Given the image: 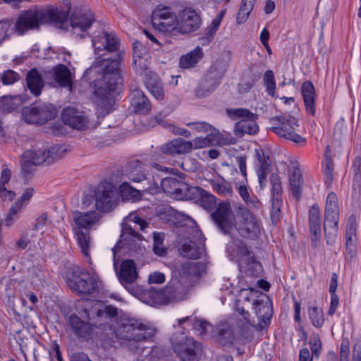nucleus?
I'll list each match as a JSON object with an SVG mask.
<instances>
[{
    "label": "nucleus",
    "instance_id": "obj_1",
    "mask_svg": "<svg viewBox=\"0 0 361 361\" xmlns=\"http://www.w3.org/2000/svg\"><path fill=\"white\" fill-rule=\"evenodd\" d=\"M95 54L99 57L95 64L87 69L85 74L94 71L99 73V77L94 80V94L101 99L102 104L106 106L112 99V92L123 82L121 75V61L122 53H117L116 58L110 59L107 58L98 61L102 51L114 52L118 49L119 40L114 32L103 31L93 37L92 40Z\"/></svg>",
    "mask_w": 361,
    "mask_h": 361
},
{
    "label": "nucleus",
    "instance_id": "obj_2",
    "mask_svg": "<svg viewBox=\"0 0 361 361\" xmlns=\"http://www.w3.org/2000/svg\"><path fill=\"white\" fill-rule=\"evenodd\" d=\"M96 314L94 326L104 331H111V334H114L118 338L136 343L134 348H130L135 353H137L141 348L142 353L149 355L150 359L157 354V347L141 346L140 343L154 335L155 330L152 327L144 324L138 319L128 318L121 321L118 326L113 330L114 323L117 317L116 308L106 306L98 310Z\"/></svg>",
    "mask_w": 361,
    "mask_h": 361
},
{
    "label": "nucleus",
    "instance_id": "obj_3",
    "mask_svg": "<svg viewBox=\"0 0 361 361\" xmlns=\"http://www.w3.org/2000/svg\"><path fill=\"white\" fill-rule=\"evenodd\" d=\"M66 18L67 14L57 8H32L20 13L13 29L18 35H23L29 30H39L44 23H63Z\"/></svg>",
    "mask_w": 361,
    "mask_h": 361
},
{
    "label": "nucleus",
    "instance_id": "obj_4",
    "mask_svg": "<svg viewBox=\"0 0 361 361\" xmlns=\"http://www.w3.org/2000/svg\"><path fill=\"white\" fill-rule=\"evenodd\" d=\"M101 218L102 215L96 211L87 212L75 211L73 212V219L75 224L73 231L77 243L81 252L87 258L89 263H91V260L89 252L90 233L88 231L97 225Z\"/></svg>",
    "mask_w": 361,
    "mask_h": 361
},
{
    "label": "nucleus",
    "instance_id": "obj_5",
    "mask_svg": "<svg viewBox=\"0 0 361 361\" xmlns=\"http://www.w3.org/2000/svg\"><path fill=\"white\" fill-rule=\"evenodd\" d=\"M121 234V240L112 249L115 255L116 250L123 247L130 252H135L140 247V241H142L143 236L135 231L136 226H139L141 231H145L149 226V223L140 217L136 213L130 214L124 220Z\"/></svg>",
    "mask_w": 361,
    "mask_h": 361
},
{
    "label": "nucleus",
    "instance_id": "obj_6",
    "mask_svg": "<svg viewBox=\"0 0 361 361\" xmlns=\"http://www.w3.org/2000/svg\"><path fill=\"white\" fill-rule=\"evenodd\" d=\"M66 283L73 292L80 295H92L99 288L98 276L91 275L78 267H73L67 272Z\"/></svg>",
    "mask_w": 361,
    "mask_h": 361
},
{
    "label": "nucleus",
    "instance_id": "obj_7",
    "mask_svg": "<svg viewBox=\"0 0 361 361\" xmlns=\"http://www.w3.org/2000/svg\"><path fill=\"white\" fill-rule=\"evenodd\" d=\"M66 151L64 146H54L47 149H28L21 156L22 172L27 177L32 172V166L44 162L50 164L55 158Z\"/></svg>",
    "mask_w": 361,
    "mask_h": 361
},
{
    "label": "nucleus",
    "instance_id": "obj_8",
    "mask_svg": "<svg viewBox=\"0 0 361 361\" xmlns=\"http://www.w3.org/2000/svg\"><path fill=\"white\" fill-rule=\"evenodd\" d=\"M233 227L240 235L252 240L258 238L261 231V224L259 220L244 207H238Z\"/></svg>",
    "mask_w": 361,
    "mask_h": 361
},
{
    "label": "nucleus",
    "instance_id": "obj_9",
    "mask_svg": "<svg viewBox=\"0 0 361 361\" xmlns=\"http://www.w3.org/2000/svg\"><path fill=\"white\" fill-rule=\"evenodd\" d=\"M147 166L141 161L135 159L128 162L125 166V173L130 180L134 183L145 181L143 190L152 191L159 188V178L153 176L152 180L148 177Z\"/></svg>",
    "mask_w": 361,
    "mask_h": 361
},
{
    "label": "nucleus",
    "instance_id": "obj_10",
    "mask_svg": "<svg viewBox=\"0 0 361 361\" xmlns=\"http://www.w3.org/2000/svg\"><path fill=\"white\" fill-rule=\"evenodd\" d=\"M274 120L278 121V123L270 130L275 134L291 140L300 146H304L306 144V139L295 132V127L298 126V121L295 117L284 114L274 118Z\"/></svg>",
    "mask_w": 361,
    "mask_h": 361
},
{
    "label": "nucleus",
    "instance_id": "obj_11",
    "mask_svg": "<svg viewBox=\"0 0 361 361\" xmlns=\"http://www.w3.org/2000/svg\"><path fill=\"white\" fill-rule=\"evenodd\" d=\"M226 111L232 118H242L234 126V133L236 136L242 137L245 134L255 135L258 133L257 115L246 109H227Z\"/></svg>",
    "mask_w": 361,
    "mask_h": 361
},
{
    "label": "nucleus",
    "instance_id": "obj_12",
    "mask_svg": "<svg viewBox=\"0 0 361 361\" xmlns=\"http://www.w3.org/2000/svg\"><path fill=\"white\" fill-rule=\"evenodd\" d=\"M226 71V64L216 61L204 76L200 85L195 90L197 97H205L214 91Z\"/></svg>",
    "mask_w": 361,
    "mask_h": 361
},
{
    "label": "nucleus",
    "instance_id": "obj_13",
    "mask_svg": "<svg viewBox=\"0 0 361 361\" xmlns=\"http://www.w3.org/2000/svg\"><path fill=\"white\" fill-rule=\"evenodd\" d=\"M118 203V191L114 185L106 182L98 185L95 192L96 208L102 212L114 209Z\"/></svg>",
    "mask_w": 361,
    "mask_h": 361
},
{
    "label": "nucleus",
    "instance_id": "obj_14",
    "mask_svg": "<svg viewBox=\"0 0 361 361\" xmlns=\"http://www.w3.org/2000/svg\"><path fill=\"white\" fill-rule=\"evenodd\" d=\"M22 114L28 123L44 124L55 118L56 110L51 104H38L23 108Z\"/></svg>",
    "mask_w": 361,
    "mask_h": 361
},
{
    "label": "nucleus",
    "instance_id": "obj_15",
    "mask_svg": "<svg viewBox=\"0 0 361 361\" xmlns=\"http://www.w3.org/2000/svg\"><path fill=\"white\" fill-rule=\"evenodd\" d=\"M144 296L148 297V300L145 302L152 305H166L183 299L182 294L179 292L178 288L173 286H167L159 290L151 288L145 293Z\"/></svg>",
    "mask_w": 361,
    "mask_h": 361
},
{
    "label": "nucleus",
    "instance_id": "obj_16",
    "mask_svg": "<svg viewBox=\"0 0 361 361\" xmlns=\"http://www.w3.org/2000/svg\"><path fill=\"white\" fill-rule=\"evenodd\" d=\"M211 217L221 232L224 235H231L233 229L235 218H233L229 202L219 203L215 211L211 214Z\"/></svg>",
    "mask_w": 361,
    "mask_h": 361
},
{
    "label": "nucleus",
    "instance_id": "obj_17",
    "mask_svg": "<svg viewBox=\"0 0 361 361\" xmlns=\"http://www.w3.org/2000/svg\"><path fill=\"white\" fill-rule=\"evenodd\" d=\"M177 24L178 32L186 34L197 30L200 26L201 20L194 9L187 8L179 13Z\"/></svg>",
    "mask_w": 361,
    "mask_h": 361
},
{
    "label": "nucleus",
    "instance_id": "obj_18",
    "mask_svg": "<svg viewBox=\"0 0 361 361\" xmlns=\"http://www.w3.org/2000/svg\"><path fill=\"white\" fill-rule=\"evenodd\" d=\"M255 314L259 319L257 326L262 329L267 326L272 317V305L270 299L267 295H259L252 302Z\"/></svg>",
    "mask_w": 361,
    "mask_h": 361
},
{
    "label": "nucleus",
    "instance_id": "obj_19",
    "mask_svg": "<svg viewBox=\"0 0 361 361\" xmlns=\"http://www.w3.org/2000/svg\"><path fill=\"white\" fill-rule=\"evenodd\" d=\"M70 21L74 30L85 32L96 21V18L90 9L77 8L71 13Z\"/></svg>",
    "mask_w": 361,
    "mask_h": 361
},
{
    "label": "nucleus",
    "instance_id": "obj_20",
    "mask_svg": "<svg viewBox=\"0 0 361 361\" xmlns=\"http://www.w3.org/2000/svg\"><path fill=\"white\" fill-rule=\"evenodd\" d=\"M192 230L195 232L193 238L199 241V243L193 240L186 242L179 248V252L185 257L198 259L204 253V245L202 244V233L196 226H194Z\"/></svg>",
    "mask_w": 361,
    "mask_h": 361
},
{
    "label": "nucleus",
    "instance_id": "obj_21",
    "mask_svg": "<svg viewBox=\"0 0 361 361\" xmlns=\"http://www.w3.org/2000/svg\"><path fill=\"white\" fill-rule=\"evenodd\" d=\"M308 222L312 245L314 247H317L319 245L322 235V217L320 209L316 204L309 209Z\"/></svg>",
    "mask_w": 361,
    "mask_h": 361
},
{
    "label": "nucleus",
    "instance_id": "obj_22",
    "mask_svg": "<svg viewBox=\"0 0 361 361\" xmlns=\"http://www.w3.org/2000/svg\"><path fill=\"white\" fill-rule=\"evenodd\" d=\"M63 122L73 129L84 130L87 126V119L82 111L73 107H67L61 114Z\"/></svg>",
    "mask_w": 361,
    "mask_h": 361
},
{
    "label": "nucleus",
    "instance_id": "obj_23",
    "mask_svg": "<svg viewBox=\"0 0 361 361\" xmlns=\"http://www.w3.org/2000/svg\"><path fill=\"white\" fill-rule=\"evenodd\" d=\"M72 333L79 339H90L93 334L92 325L82 320L77 314H71L68 321Z\"/></svg>",
    "mask_w": 361,
    "mask_h": 361
},
{
    "label": "nucleus",
    "instance_id": "obj_24",
    "mask_svg": "<svg viewBox=\"0 0 361 361\" xmlns=\"http://www.w3.org/2000/svg\"><path fill=\"white\" fill-rule=\"evenodd\" d=\"M161 187L166 194L174 195L175 197L180 199L183 191L187 188V183L183 180V177L179 176L176 177H166L161 180Z\"/></svg>",
    "mask_w": 361,
    "mask_h": 361
},
{
    "label": "nucleus",
    "instance_id": "obj_25",
    "mask_svg": "<svg viewBox=\"0 0 361 361\" xmlns=\"http://www.w3.org/2000/svg\"><path fill=\"white\" fill-rule=\"evenodd\" d=\"M130 104L135 113L147 114L152 109V104L145 94L138 88L130 90Z\"/></svg>",
    "mask_w": 361,
    "mask_h": 361
},
{
    "label": "nucleus",
    "instance_id": "obj_26",
    "mask_svg": "<svg viewBox=\"0 0 361 361\" xmlns=\"http://www.w3.org/2000/svg\"><path fill=\"white\" fill-rule=\"evenodd\" d=\"M120 283L128 288V286L132 284L137 278V272L134 262L131 259L124 260L118 274Z\"/></svg>",
    "mask_w": 361,
    "mask_h": 361
},
{
    "label": "nucleus",
    "instance_id": "obj_27",
    "mask_svg": "<svg viewBox=\"0 0 361 361\" xmlns=\"http://www.w3.org/2000/svg\"><path fill=\"white\" fill-rule=\"evenodd\" d=\"M145 85L150 94L158 101H162L165 97L164 84L155 73L146 74Z\"/></svg>",
    "mask_w": 361,
    "mask_h": 361
},
{
    "label": "nucleus",
    "instance_id": "obj_28",
    "mask_svg": "<svg viewBox=\"0 0 361 361\" xmlns=\"http://www.w3.org/2000/svg\"><path fill=\"white\" fill-rule=\"evenodd\" d=\"M178 350L183 361H198L199 344L192 338H186L185 341L179 345Z\"/></svg>",
    "mask_w": 361,
    "mask_h": 361
},
{
    "label": "nucleus",
    "instance_id": "obj_29",
    "mask_svg": "<svg viewBox=\"0 0 361 361\" xmlns=\"http://www.w3.org/2000/svg\"><path fill=\"white\" fill-rule=\"evenodd\" d=\"M161 151L168 155L188 154L190 152V144L189 141L182 138H176L162 145Z\"/></svg>",
    "mask_w": 361,
    "mask_h": 361
},
{
    "label": "nucleus",
    "instance_id": "obj_30",
    "mask_svg": "<svg viewBox=\"0 0 361 361\" xmlns=\"http://www.w3.org/2000/svg\"><path fill=\"white\" fill-rule=\"evenodd\" d=\"M52 76L55 83L61 87H68L72 90L73 82L71 71L65 65L59 64L52 70Z\"/></svg>",
    "mask_w": 361,
    "mask_h": 361
},
{
    "label": "nucleus",
    "instance_id": "obj_31",
    "mask_svg": "<svg viewBox=\"0 0 361 361\" xmlns=\"http://www.w3.org/2000/svg\"><path fill=\"white\" fill-rule=\"evenodd\" d=\"M302 94L307 112L312 116H314L316 113V93L314 85L311 81L307 80L302 83Z\"/></svg>",
    "mask_w": 361,
    "mask_h": 361
},
{
    "label": "nucleus",
    "instance_id": "obj_32",
    "mask_svg": "<svg viewBox=\"0 0 361 361\" xmlns=\"http://www.w3.org/2000/svg\"><path fill=\"white\" fill-rule=\"evenodd\" d=\"M26 85L30 92L37 97L44 86L41 74L36 68L31 69L26 75Z\"/></svg>",
    "mask_w": 361,
    "mask_h": 361
},
{
    "label": "nucleus",
    "instance_id": "obj_33",
    "mask_svg": "<svg viewBox=\"0 0 361 361\" xmlns=\"http://www.w3.org/2000/svg\"><path fill=\"white\" fill-rule=\"evenodd\" d=\"M256 157L258 160L257 173L260 187L262 188L263 183L266 180L267 175L269 171V156L267 155L264 150L259 149H256Z\"/></svg>",
    "mask_w": 361,
    "mask_h": 361
},
{
    "label": "nucleus",
    "instance_id": "obj_34",
    "mask_svg": "<svg viewBox=\"0 0 361 361\" xmlns=\"http://www.w3.org/2000/svg\"><path fill=\"white\" fill-rule=\"evenodd\" d=\"M325 220H339V207L336 193L328 194L324 210Z\"/></svg>",
    "mask_w": 361,
    "mask_h": 361
},
{
    "label": "nucleus",
    "instance_id": "obj_35",
    "mask_svg": "<svg viewBox=\"0 0 361 361\" xmlns=\"http://www.w3.org/2000/svg\"><path fill=\"white\" fill-rule=\"evenodd\" d=\"M289 182L293 196L298 200L302 194V176L300 169L293 166L289 171Z\"/></svg>",
    "mask_w": 361,
    "mask_h": 361
},
{
    "label": "nucleus",
    "instance_id": "obj_36",
    "mask_svg": "<svg viewBox=\"0 0 361 361\" xmlns=\"http://www.w3.org/2000/svg\"><path fill=\"white\" fill-rule=\"evenodd\" d=\"M202 56V49L200 47H197L180 58L179 66L181 68L185 69L192 68L196 66Z\"/></svg>",
    "mask_w": 361,
    "mask_h": 361
},
{
    "label": "nucleus",
    "instance_id": "obj_37",
    "mask_svg": "<svg viewBox=\"0 0 361 361\" xmlns=\"http://www.w3.org/2000/svg\"><path fill=\"white\" fill-rule=\"evenodd\" d=\"M219 133H212L207 134L205 137H197L192 141H189V143L190 144V152L193 148L201 149L209 147L211 145H215L219 142Z\"/></svg>",
    "mask_w": 361,
    "mask_h": 361
},
{
    "label": "nucleus",
    "instance_id": "obj_38",
    "mask_svg": "<svg viewBox=\"0 0 361 361\" xmlns=\"http://www.w3.org/2000/svg\"><path fill=\"white\" fill-rule=\"evenodd\" d=\"M178 326H182L185 322H189L191 324V326L194 327L197 331L199 332L200 335H204L207 332L212 329V325L205 322L198 320L196 317L192 316H188L182 319H178Z\"/></svg>",
    "mask_w": 361,
    "mask_h": 361
},
{
    "label": "nucleus",
    "instance_id": "obj_39",
    "mask_svg": "<svg viewBox=\"0 0 361 361\" xmlns=\"http://www.w3.org/2000/svg\"><path fill=\"white\" fill-rule=\"evenodd\" d=\"M212 188L219 196L230 197L233 195V190L231 183L223 178L210 181Z\"/></svg>",
    "mask_w": 361,
    "mask_h": 361
},
{
    "label": "nucleus",
    "instance_id": "obj_40",
    "mask_svg": "<svg viewBox=\"0 0 361 361\" xmlns=\"http://www.w3.org/2000/svg\"><path fill=\"white\" fill-rule=\"evenodd\" d=\"M236 190L243 201L250 208L258 209L260 207V202L256 197H252L250 195L248 188L245 183L242 182V184L236 187Z\"/></svg>",
    "mask_w": 361,
    "mask_h": 361
},
{
    "label": "nucleus",
    "instance_id": "obj_41",
    "mask_svg": "<svg viewBox=\"0 0 361 361\" xmlns=\"http://www.w3.org/2000/svg\"><path fill=\"white\" fill-rule=\"evenodd\" d=\"M120 194L123 200L135 202L140 199L141 193L139 190L133 188L128 183H123L119 188Z\"/></svg>",
    "mask_w": 361,
    "mask_h": 361
},
{
    "label": "nucleus",
    "instance_id": "obj_42",
    "mask_svg": "<svg viewBox=\"0 0 361 361\" xmlns=\"http://www.w3.org/2000/svg\"><path fill=\"white\" fill-rule=\"evenodd\" d=\"M330 151L329 146L326 147L325 150V161L324 164V181L326 185L329 188L334 178V163L330 155L328 154Z\"/></svg>",
    "mask_w": 361,
    "mask_h": 361
},
{
    "label": "nucleus",
    "instance_id": "obj_43",
    "mask_svg": "<svg viewBox=\"0 0 361 361\" xmlns=\"http://www.w3.org/2000/svg\"><path fill=\"white\" fill-rule=\"evenodd\" d=\"M324 229L326 243L331 244L334 242L338 234V220H325L324 222Z\"/></svg>",
    "mask_w": 361,
    "mask_h": 361
},
{
    "label": "nucleus",
    "instance_id": "obj_44",
    "mask_svg": "<svg viewBox=\"0 0 361 361\" xmlns=\"http://www.w3.org/2000/svg\"><path fill=\"white\" fill-rule=\"evenodd\" d=\"M256 0H242L240 8L237 14V22L239 24L245 23L249 17Z\"/></svg>",
    "mask_w": 361,
    "mask_h": 361
},
{
    "label": "nucleus",
    "instance_id": "obj_45",
    "mask_svg": "<svg viewBox=\"0 0 361 361\" xmlns=\"http://www.w3.org/2000/svg\"><path fill=\"white\" fill-rule=\"evenodd\" d=\"M177 18L175 14L164 19V20L159 21L156 24L153 25L157 27L160 31L162 32H172L174 30H178Z\"/></svg>",
    "mask_w": 361,
    "mask_h": 361
},
{
    "label": "nucleus",
    "instance_id": "obj_46",
    "mask_svg": "<svg viewBox=\"0 0 361 361\" xmlns=\"http://www.w3.org/2000/svg\"><path fill=\"white\" fill-rule=\"evenodd\" d=\"M216 339L223 345L231 344L234 339L231 328L228 326L219 328Z\"/></svg>",
    "mask_w": 361,
    "mask_h": 361
},
{
    "label": "nucleus",
    "instance_id": "obj_47",
    "mask_svg": "<svg viewBox=\"0 0 361 361\" xmlns=\"http://www.w3.org/2000/svg\"><path fill=\"white\" fill-rule=\"evenodd\" d=\"M263 83L266 87L267 93L271 97L276 95V80L274 72L271 70H267L263 78Z\"/></svg>",
    "mask_w": 361,
    "mask_h": 361
},
{
    "label": "nucleus",
    "instance_id": "obj_48",
    "mask_svg": "<svg viewBox=\"0 0 361 361\" xmlns=\"http://www.w3.org/2000/svg\"><path fill=\"white\" fill-rule=\"evenodd\" d=\"M204 190L198 186H190L187 184V188L183 191L180 199H188L197 202L200 200Z\"/></svg>",
    "mask_w": 361,
    "mask_h": 361
},
{
    "label": "nucleus",
    "instance_id": "obj_49",
    "mask_svg": "<svg viewBox=\"0 0 361 361\" xmlns=\"http://www.w3.org/2000/svg\"><path fill=\"white\" fill-rule=\"evenodd\" d=\"M308 313L312 325L316 328H321L324 322L322 310L317 307H312L309 308Z\"/></svg>",
    "mask_w": 361,
    "mask_h": 361
},
{
    "label": "nucleus",
    "instance_id": "obj_50",
    "mask_svg": "<svg viewBox=\"0 0 361 361\" xmlns=\"http://www.w3.org/2000/svg\"><path fill=\"white\" fill-rule=\"evenodd\" d=\"M154 244L153 251L154 252L160 257H163L166 254V249L164 246V234L163 233H154L153 236Z\"/></svg>",
    "mask_w": 361,
    "mask_h": 361
},
{
    "label": "nucleus",
    "instance_id": "obj_51",
    "mask_svg": "<svg viewBox=\"0 0 361 361\" xmlns=\"http://www.w3.org/2000/svg\"><path fill=\"white\" fill-rule=\"evenodd\" d=\"M174 13L171 11L169 7H161L160 5L157 6L152 14V23L153 25L164 20V19L171 16Z\"/></svg>",
    "mask_w": 361,
    "mask_h": 361
},
{
    "label": "nucleus",
    "instance_id": "obj_52",
    "mask_svg": "<svg viewBox=\"0 0 361 361\" xmlns=\"http://www.w3.org/2000/svg\"><path fill=\"white\" fill-rule=\"evenodd\" d=\"M197 202L205 209L212 210L216 206V197L204 190Z\"/></svg>",
    "mask_w": 361,
    "mask_h": 361
},
{
    "label": "nucleus",
    "instance_id": "obj_53",
    "mask_svg": "<svg viewBox=\"0 0 361 361\" xmlns=\"http://www.w3.org/2000/svg\"><path fill=\"white\" fill-rule=\"evenodd\" d=\"M187 125L197 132H202L207 134L212 133H219L216 128L213 127L209 123L204 121L189 123Z\"/></svg>",
    "mask_w": 361,
    "mask_h": 361
},
{
    "label": "nucleus",
    "instance_id": "obj_54",
    "mask_svg": "<svg viewBox=\"0 0 361 361\" xmlns=\"http://www.w3.org/2000/svg\"><path fill=\"white\" fill-rule=\"evenodd\" d=\"M282 206L281 198L272 197L271 219L273 224H276L281 216V207Z\"/></svg>",
    "mask_w": 361,
    "mask_h": 361
},
{
    "label": "nucleus",
    "instance_id": "obj_55",
    "mask_svg": "<svg viewBox=\"0 0 361 361\" xmlns=\"http://www.w3.org/2000/svg\"><path fill=\"white\" fill-rule=\"evenodd\" d=\"M133 60L140 58H149L147 49L142 43L136 41L133 44Z\"/></svg>",
    "mask_w": 361,
    "mask_h": 361
},
{
    "label": "nucleus",
    "instance_id": "obj_56",
    "mask_svg": "<svg viewBox=\"0 0 361 361\" xmlns=\"http://www.w3.org/2000/svg\"><path fill=\"white\" fill-rule=\"evenodd\" d=\"M25 101V99H23L22 95H16L13 97H6L2 102L8 106L6 110L11 111L14 110L18 106L20 105Z\"/></svg>",
    "mask_w": 361,
    "mask_h": 361
},
{
    "label": "nucleus",
    "instance_id": "obj_57",
    "mask_svg": "<svg viewBox=\"0 0 361 361\" xmlns=\"http://www.w3.org/2000/svg\"><path fill=\"white\" fill-rule=\"evenodd\" d=\"M12 22L9 20L0 21V43L7 39L12 33L13 27H11Z\"/></svg>",
    "mask_w": 361,
    "mask_h": 361
},
{
    "label": "nucleus",
    "instance_id": "obj_58",
    "mask_svg": "<svg viewBox=\"0 0 361 361\" xmlns=\"http://www.w3.org/2000/svg\"><path fill=\"white\" fill-rule=\"evenodd\" d=\"M19 74L12 70L6 71L1 75V82L4 85H13L19 80Z\"/></svg>",
    "mask_w": 361,
    "mask_h": 361
},
{
    "label": "nucleus",
    "instance_id": "obj_59",
    "mask_svg": "<svg viewBox=\"0 0 361 361\" xmlns=\"http://www.w3.org/2000/svg\"><path fill=\"white\" fill-rule=\"evenodd\" d=\"M356 231H346V251L352 257L356 251L355 247Z\"/></svg>",
    "mask_w": 361,
    "mask_h": 361
},
{
    "label": "nucleus",
    "instance_id": "obj_60",
    "mask_svg": "<svg viewBox=\"0 0 361 361\" xmlns=\"http://www.w3.org/2000/svg\"><path fill=\"white\" fill-rule=\"evenodd\" d=\"M149 58H140L133 60L134 69L138 75H142L148 69Z\"/></svg>",
    "mask_w": 361,
    "mask_h": 361
},
{
    "label": "nucleus",
    "instance_id": "obj_61",
    "mask_svg": "<svg viewBox=\"0 0 361 361\" xmlns=\"http://www.w3.org/2000/svg\"><path fill=\"white\" fill-rule=\"evenodd\" d=\"M206 272V265L202 262H192L190 267V278H199Z\"/></svg>",
    "mask_w": 361,
    "mask_h": 361
},
{
    "label": "nucleus",
    "instance_id": "obj_62",
    "mask_svg": "<svg viewBox=\"0 0 361 361\" xmlns=\"http://www.w3.org/2000/svg\"><path fill=\"white\" fill-rule=\"evenodd\" d=\"M34 195V189L32 188H27L23 194L20 196V199L15 203L17 207L20 209L27 205Z\"/></svg>",
    "mask_w": 361,
    "mask_h": 361
},
{
    "label": "nucleus",
    "instance_id": "obj_63",
    "mask_svg": "<svg viewBox=\"0 0 361 361\" xmlns=\"http://www.w3.org/2000/svg\"><path fill=\"white\" fill-rule=\"evenodd\" d=\"M21 209L20 207H17L15 204L9 210L4 220L5 225L10 227L17 219V213Z\"/></svg>",
    "mask_w": 361,
    "mask_h": 361
},
{
    "label": "nucleus",
    "instance_id": "obj_64",
    "mask_svg": "<svg viewBox=\"0 0 361 361\" xmlns=\"http://www.w3.org/2000/svg\"><path fill=\"white\" fill-rule=\"evenodd\" d=\"M350 353V342L348 338H343L340 348V360L341 361H348V355Z\"/></svg>",
    "mask_w": 361,
    "mask_h": 361
}]
</instances>
